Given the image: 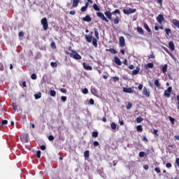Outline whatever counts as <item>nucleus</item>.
<instances>
[{
    "instance_id": "obj_61",
    "label": "nucleus",
    "mask_w": 179,
    "mask_h": 179,
    "mask_svg": "<svg viewBox=\"0 0 179 179\" xmlns=\"http://www.w3.org/2000/svg\"><path fill=\"white\" fill-rule=\"evenodd\" d=\"M48 139H49V141H54V136H52V135L49 136Z\"/></svg>"
},
{
    "instance_id": "obj_43",
    "label": "nucleus",
    "mask_w": 179,
    "mask_h": 179,
    "mask_svg": "<svg viewBox=\"0 0 179 179\" xmlns=\"http://www.w3.org/2000/svg\"><path fill=\"white\" fill-rule=\"evenodd\" d=\"M146 155V153H145V152H140L138 154L139 157H145V155Z\"/></svg>"
},
{
    "instance_id": "obj_34",
    "label": "nucleus",
    "mask_w": 179,
    "mask_h": 179,
    "mask_svg": "<svg viewBox=\"0 0 179 179\" xmlns=\"http://www.w3.org/2000/svg\"><path fill=\"white\" fill-rule=\"evenodd\" d=\"M94 34H95L96 38L99 40L100 37L99 36V31H97V29H94Z\"/></svg>"
},
{
    "instance_id": "obj_48",
    "label": "nucleus",
    "mask_w": 179,
    "mask_h": 179,
    "mask_svg": "<svg viewBox=\"0 0 179 179\" xmlns=\"http://www.w3.org/2000/svg\"><path fill=\"white\" fill-rule=\"evenodd\" d=\"M132 107V103L131 102H129L127 106V109L129 110Z\"/></svg>"
},
{
    "instance_id": "obj_6",
    "label": "nucleus",
    "mask_w": 179,
    "mask_h": 179,
    "mask_svg": "<svg viewBox=\"0 0 179 179\" xmlns=\"http://www.w3.org/2000/svg\"><path fill=\"white\" fill-rule=\"evenodd\" d=\"M21 141L23 142V143H27L29 142V134H23L20 136Z\"/></svg>"
},
{
    "instance_id": "obj_29",
    "label": "nucleus",
    "mask_w": 179,
    "mask_h": 179,
    "mask_svg": "<svg viewBox=\"0 0 179 179\" xmlns=\"http://www.w3.org/2000/svg\"><path fill=\"white\" fill-rule=\"evenodd\" d=\"M90 152L89 150L85 151L84 152V157L85 159H87L89 157V156H90Z\"/></svg>"
},
{
    "instance_id": "obj_28",
    "label": "nucleus",
    "mask_w": 179,
    "mask_h": 179,
    "mask_svg": "<svg viewBox=\"0 0 179 179\" xmlns=\"http://www.w3.org/2000/svg\"><path fill=\"white\" fill-rule=\"evenodd\" d=\"M34 97L36 100H38V99H41V92H39L38 94H35Z\"/></svg>"
},
{
    "instance_id": "obj_63",
    "label": "nucleus",
    "mask_w": 179,
    "mask_h": 179,
    "mask_svg": "<svg viewBox=\"0 0 179 179\" xmlns=\"http://www.w3.org/2000/svg\"><path fill=\"white\" fill-rule=\"evenodd\" d=\"M99 141H94V146L97 147L99 146Z\"/></svg>"
},
{
    "instance_id": "obj_17",
    "label": "nucleus",
    "mask_w": 179,
    "mask_h": 179,
    "mask_svg": "<svg viewBox=\"0 0 179 179\" xmlns=\"http://www.w3.org/2000/svg\"><path fill=\"white\" fill-rule=\"evenodd\" d=\"M141 71V67L137 66L135 70L132 71L131 75H138Z\"/></svg>"
},
{
    "instance_id": "obj_51",
    "label": "nucleus",
    "mask_w": 179,
    "mask_h": 179,
    "mask_svg": "<svg viewBox=\"0 0 179 179\" xmlns=\"http://www.w3.org/2000/svg\"><path fill=\"white\" fill-rule=\"evenodd\" d=\"M113 80L115 82H118L120 80V78L115 76V77H113Z\"/></svg>"
},
{
    "instance_id": "obj_36",
    "label": "nucleus",
    "mask_w": 179,
    "mask_h": 179,
    "mask_svg": "<svg viewBox=\"0 0 179 179\" xmlns=\"http://www.w3.org/2000/svg\"><path fill=\"white\" fill-rule=\"evenodd\" d=\"M56 95H57V92H55V90H50V96L52 97H55Z\"/></svg>"
},
{
    "instance_id": "obj_25",
    "label": "nucleus",
    "mask_w": 179,
    "mask_h": 179,
    "mask_svg": "<svg viewBox=\"0 0 179 179\" xmlns=\"http://www.w3.org/2000/svg\"><path fill=\"white\" fill-rule=\"evenodd\" d=\"M137 31L139 33V34H145V31L142 27H137Z\"/></svg>"
},
{
    "instance_id": "obj_33",
    "label": "nucleus",
    "mask_w": 179,
    "mask_h": 179,
    "mask_svg": "<svg viewBox=\"0 0 179 179\" xmlns=\"http://www.w3.org/2000/svg\"><path fill=\"white\" fill-rule=\"evenodd\" d=\"M136 121L137 124H140V122H142V121H143V118L141 117H138L136 119Z\"/></svg>"
},
{
    "instance_id": "obj_46",
    "label": "nucleus",
    "mask_w": 179,
    "mask_h": 179,
    "mask_svg": "<svg viewBox=\"0 0 179 179\" xmlns=\"http://www.w3.org/2000/svg\"><path fill=\"white\" fill-rule=\"evenodd\" d=\"M172 166H173V165H172L171 163H170V162L166 164V167L167 169H171Z\"/></svg>"
},
{
    "instance_id": "obj_39",
    "label": "nucleus",
    "mask_w": 179,
    "mask_h": 179,
    "mask_svg": "<svg viewBox=\"0 0 179 179\" xmlns=\"http://www.w3.org/2000/svg\"><path fill=\"white\" fill-rule=\"evenodd\" d=\"M31 78L32 79V80H36V79H37V74L32 73L31 76Z\"/></svg>"
},
{
    "instance_id": "obj_19",
    "label": "nucleus",
    "mask_w": 179,
    "mask_h": 179,
    "mask_svg": "<svg viewBox=\"0 0 179 179\" xmlns=\"http://www.w3.org/2000/svg\"><path fill=\"white\" fill-rule=\"evenodd\" d=\"M155 66V64L153 63H148L147 64H145L144 69H148V68L152 69Z\"/></svg>"
},
{
    "instance_id": "obj_14",
    "label": "nucleus",
    "mask_w": 179,
    "mask_h": 179,
    "mask_svg": "<svg viewBox=\"0 0 179 179\" xmlns=\"http://www.w3.org/2000/svg\"><path fill=\"white\" fill-rule=\"evenodd\" d=\"M123 92L124 93H134V90H132V87H124Z\"/></svg>"
},
{
    "instance_id": "obj_49",
    "label": "nucleus",
    "mask_w": 179,
    "mask_h": 179,
    "mask_svg": "<svg viewBox=\"0 0 179 179\" xmlns=\"http://www.w3.org/2000/svg\"><path fill=\"white\" fill-rule=\"evenodd\" d=\"M19 37H24V32L22 31H20L18 34Z\"/></svg>"
},
{
    "instance_id": "obj_45",
    "label": "nucleus",
    "mask_w": 179,
    "mask_h": 179,
    "mask_svg": "<svg viewBox=\"0 0 179 179\" xmlns=\"http://www.w3.org/2000/svg\"><path fill=\"white\" fill-rule=\"evenodd\" d=\"M135 89H138V90H142V89H143V85L140 84L138 85V87H135Z\"/></svg>"
},
{
    "instance_id": "obj_35",
    "label": "nucleus",
    "mask_w": 179,
    "mask_h": 179,
    "mask_svg": "<svg viewBox=\"0 0 179 179\" xmlns=\"http://www.w3.org/2000/svg\"><path fill=\"white\" fill-rule=\"evenodd\" d=\"M113 22H114L115 24H118V23H120V17H116L114 19Z\"/></svg>"
},
{
    "instance_id": "obj_62",
    "label": "nucleus",
    "mask_w": 179,
    "mask_h": 179,
    "mask_svg": "<svg viewBox=\"0 0 179 179\" xmlns=\"http://www.w3.org/2000/svg\"><path fill=\"white\" fill-rule=\"evenodd\" d=\"M61 100L62 101H64V102L66 101V96H62Z\"/></svg>"
},
{
    "instance_id": "obj_21",
    "label": "nucleus",
    "mask_w": 179,
    "mask_h": 179,
    "mask_svg": "<svg viewBox=\"0 0 179 179\" xmlns=\"http://www.w3.org/2000/svg\"><path fill=\"white\" fill-rule=\"evenodd\" d=\"M91 93L92 94H94V96H97V90H96V87L92 86L91 87Z\"/></svg>"
},
{
    "instance_id": "obj_7",
    "label": "nucleus",
    "mask_w": 179,
    "mask_h": 179,
    "mask_svg": "<svg viewBox=\"0 0 179 179\" xmlns=\"http://www.w3.org/2000/svg\"><path fill=\"white\" fill-rule=\"evenodd\" d=\"M156 19H157V22H158L159 24H162V23L164 22V16H163V15L162 14L158 15Z\"/></svg>"
},
{
    "instance_id": "obj_38",
    "label": "nucleus",
    "mask_w": 179,
    "mask_h": 179,
    "mask_svg": "<svg viewBox=\"0 0 179 179\" xmlns=\"http://www.w3.org/2000/svg\"><path fill=\"white\" fill-rule=\"evenodd\" d=\"M136 130L138 132H142V131H143V129L142 128V125H138L136 127Z\"/></svg>"
},
{
    "instance_id": "obj_44",
    "label": "nucleus",
    "mask_w": 179,
    "mask_h": 179,
    "mask_svg": "<svg viewBox=\"0 0 179 179\" xmlns=\"http://www.w3.org/2000/svg\"><path fill=\"white\" fill-rule=\"evenodd\" d=\"M36 157H38V159H40V157H41V151L38 150L36 152Z\"/></svg>"
},
{
    "instance_id": "obj_59",
    "label": "nucleus",
    "mask_w": 179,
    "mask_h": 179,
    "mask_svg": "<svg viewBox=\"0 0 179 179\" xmlns=\"http://www.w3.org/2000/svg\"><path fill=\"white\" fill-rule=\"evenodd\" d=\"M1 124L2 125H6V124H8V120H2Z\"/></svg>"
},
{
    "instance_id": "obj_4",
    "label": "nucleus",
    "mask_w": 179,
    "mask_h": 179,
    "mask_svg": "<svg viewBox=\"0 0 179 179\" xmlns=\"http://www.w3.org/2000/svg\"><path fill=\"white\" fill-rule=\"evenodd\" d=\"M135 12H136V8H129L123 10V13H124V15H131V13H135Z\"/></svg>"
},
{
    "instance_id": "obj_41",
    "label": "nucleus",
    "mask_w": 179,
    "mask_h": 179,
    "mask_svg": "<svg viewBox=\"0 0 179 179\" xmlns=\"http://www.w3.org/2000/svg\"><path fill=\"white\" fill-rule=\"evenodd\" d=\"M118 14V15H120L121 13V11H120L118 9H115L113 13H112V15H115V14Z\"/></svg>"
},
{
    "instance_id": "obj_3",
    "label": "nucleus",
    "mask_w": 179,
    "mask_h": 179,
    "mask_svg": "<svg viewBox=\"0 0 179 179\" xmlns=\"http://www.w3.org/2000/svg\"><path fill=\"white\" fill-rule=\"evenodd\" d=\"M172 90H173V87H169L167 88V90H165L164 92V97H168V98H169L170 96H171V92H172Z\"/></svg>"
},
{
    "instance_id": "obj_53",
    "label": "nucleus",
    "mask_w": 179,
    "mask_h": 179,
    "mask_svg": "<svg viewBox=\"0 0 179 179\" xmlns=\"http://www.w3.org/2000/svg\"><path fill=\"white\" fill-rule=\"evenodd\" d=\"M5 68L3 67V64L0 63V71H3Z\"/></svg>"
},
{
    "instance_id": "obj_16",
    "label": "nucleus",
    "mask_w": 179,
    "mask_h": 179,
    "mask_svg": "<svg viewBox=\"0 0 179 179\" xmlns=\"http://www.w3.org/2000/svg\"><path fill=\"white\" fill-rule=\"evenodd\" d=\"M154 85L156 86L158 89L162 86V84L160 83V79L157 78L154 81Z\"/></svg>"
},
{
    "instance_id": "obj_47",
    "label": "nucleus",
    "mask_w": 179,
    "mask_h": 179,
    "mask_svg": "<svg viewBox=\"0 0 179 179\" xmlns=\"http://www.w3.org/2000/svg\"><path fill=\"white\" fill-rule=\"evenodd\" d=\"M83 94H87L89 93V90H87V88H85L84 90H83Z\"/></svg>"
},
{
    "instance_id": "obj_58",
    "label": "nucleus",
    "mask_w": 179,
    "mask_h": 179,
    "mask_svg": "<svg viewBox=\"0 0 179 179\" xmlns=\"http://www.w3.org/2000/svg\"><path fill=\"white\" fill-rule=\"evenodd\" d=\"M40 149H41V150H45L46 147L44 145H41Z\"/></svg>"
},
{
    "instance_id": "obj_1",
    "label": "nucleus",
    "mask_w": 179,
    "mask_h": 179,
    "mask_svg": "<svg viewBox=\"0 0 179 179\" xmlns=\"http://www.w3.org/2000/svg\"><path fill=\"white\" fill-rule=\"evenodd\" d=\"M68 55H70L71 58H73V59H82V56L76 50H71V52H68Z\"/></svg>"
},
{
    "instance_id": "obj_64",
    "label": "nucleus",
    "mask_w": 179,
    "mask_h": 179,
    "mask_svg": "<svg viewBox=\"0 0 179 179\" xmlns=\"http://www.w3.org/2000/svg\"><path fill=\"white\" fill-rule=\"evenodd\" d=\"M123 64L124 65H128V60H127V59H124L123 61Z\"/></svg>"
},
{
    "instance_id": "obj_11",
    "label": "nucleus",
    "mask_w": 179,
    "mask_h": 179,
    "mask_svg": "<svg viewBox=\"0 0 179 179\" xmlns=\"http://www.w3.org/2000/svg\"><path fill=\"white\" fill-rule=\"evenodd\" d=\"M169 48L170 51H174L176 50V45H174V42H173V41H169Z\"/></svg>"
},
{
    "instance_id": "obj_15",
    "label": "nucleus",
    "mask_w": 179,
    "mask_h": 179,
    "mask_svg": "<svg viewBox=\"0 0 179 179\" xmlns=\"http://www.w3.org/2000/svg\"><path fill=\"white\" fill-rule=\"evenodd\" d=\"M83 22H92V17H90V15H87L85 17H83Z\"/></svg>"
},
{
    "instance_id": "obj_8",
    "label": "nucleus",
    "mask_w": 179,
    "mask_h": 179,
    "mask_svg": "<svg viewBox=\"0 0 179 179\" xmlns=\"http://www.w3.org/2000/svg\"><path fill=\"white\" fill-rule=\"evenodd\" d=\"M119 44L120 47H125V38L124 36L119 37Z\"/></svg>"
},
{
    "instance_id": "obj_57",
    "label": "nucleus",
    "mask_w": 179,
    "mask_h": 179,
    "mask_svg": "<svg viewBox=\"0 0 179 179\" xmlns=\"http://www.w3.org/2000/svg\"><path fill=\"white\" fill-rule=\"evenodd\" d=\"M60 92H62V93L66 94V89H65V88H61V89H60Z\"/></svg>"
},
{
    "instance_id": "obj_24",
    "label": "nucleus",
    "mask_w": 179,
    "mask_h": 179,
    "mask_svg": "<svg viewBox=\"0 0 179 179\" xmlns=\"http://www.w3.org/2000/svg\"><path fill=\"white\" fill-rule=\"evenodd\" d=\"M164 31L166 36H170V34H171V29L170 28H165Z\"/></svg>"
},
{
    "instance_id": "obj_23",
    "label": "nucleus",
    "mask_w": 179,
    "mask_h": 179,
    "mask_svg": "<svg viewBox=\"0 0 179 179\" xmlns=\"http://www.w3.org/2000/svg\"><path fill=\"white\" fill-rule=\"evenodd\" d=\"M144 26V29H145V30L148 32V33H152V30L150 29V28H149V25H148L146 23L143 24Z\"/></svg>"
},
{
    "instance_id": "obj_27",
    "label": "nucleus",
    "mask_w": 179,
    "mask_h": 179,
    "mask_svg": "<svg viewBox=\"0 0 179 179\" xmlns=\"http://www.w3.org/2000/svg\"><path fill=\"white\" fill-rule=\"evenodd\" d=\"M169 121H171V124H172V125H174V124L176 122V119H174L171 116H169Z\"/></svg>"
},
{
    "instance_id": "obj_55",
    "label": "nucleus",
    "mask_w": 179,
    "mask_h": 179,
    "mask_svg": "<svg viewBox=\"0 0 179 179\" xmlns=\"http://www.w3.org/2000/svg\"><path fill=\"white\" fill-rule=\"evenodd\" d=\"M148 58L155 59V55L153 54V52H151L150 56H148Z\"/></svg>"
},
{
    "instance_id": "obj_22",
    "label": "nucleus",
    "mask_w": 179,
    "mask_h": 179,
    "mask_svg": "<svg viewBox=\"0 0 179 179\" xmlns=\"http://www.w3.org/2000/svg\"><path fill=\"white\" fill-rule=\"evenodd\" d=\"M106 51H108L111 54H117L118 52L114 48H110V49H106Z\"/></svg>"
},
{
    "instance_id": "obj_5",
    "label": "nucleus",
    "mask_w": 179,
    "mask_h": 179,
    "mask_svg": "<svg viewBox=\"0 0 179 179\" xmlns=\"http://www.w3.org/2000/svg\"><path fill=\"white\" fill-rule=\"evenodd\" d=\"M96 16H98V17H100V19H101V20H103V22H106V23H108V20L107 19V17H106V16L104 15V14H103V13H101V12L96 13Z\"/></svg>"
},
{
    "instance_id": "obj_60",
    "label": "nucleus",
    "mask_w": 179,
    "mask_h": 179,
    "mask_svg": "<svg viewBox=\"0 0 179 179\" xmlns=\"http://www.w3.org/2000/svg\"><path fill=\"white\" fill-rule=\"evenodd\" d=\"M175 163H176V166H178V167H179V158H176Z\"/></svg>"
},
{
    "instance_id": "obj_31",
    "label": "nucleus",
    "mask_w": 179,
    "mask_h": 179,
    "mask_svg": "<svg viewBox=\"0 0 179 179\" xmlns=\"http://www.w3.org/2000/svg\"><path fill=\"white\" fill-rule=\"evenodd\" d=\"M93 8L94 9V10H96L98 12L100 11V8L96 3L93 4Z\"/></svg>"
},
{
    "instance_id": "obj_30",
    "label": "nucleus",
    "mask_w": 179,
    "mask_h": 179,
    "mask_svg": "<svg viewBox=\"0 0 179 179\" xmlns=\"http://www.w3.org/2000/svg\"><path fill=\"white\" fill-rule=\"evenodd\" d=\"M162 73H166L167 72V64H164V66L162 69Z\"/></svg>"
},
{
    "instance_id": "obj_52",
    "label": "nucleus",
    "mask_w": 179,
    "mask_h": 179,
    "mask_svg": "<svg viewBox=\"0 0 179 179\" xmlns=\"http://www.w3.org/2000/svg\"><path fill=\"white\" fill-rule=\"evenodd\" d=\"M155 171H156V173H157L159 174V173H161L160 168L156 167L155 169Z\"/></svg>"
},
{
    "instance_id": "obj_32",
    "label": "nucleus",
    "mask_w": 179,
    "mask_h": 179,
    "mask_svg": "<svg viewBox=\"0 0 179 179\" xmlns=\"http://www.w3.org/2000/svg\"><path fill=\"white\" fill-rule=\"evenodd\" d=\"M50 47H51V48H52V50H56L57 49V45H55V41H52V43L50 44Z\"/></svg>"
},
{
    "instance_id": "obj_56",
    "label": "nucleus",
    "mask_w": 179,
    "mask_h": 179,
    "mask_svg": "<svg viewBox=\"0 0 179 179\" xmlns=\"http://www.w3.org/2000/svg\"><path fill=\"white\" fill-rule=\"evenodd\" d=\"M89 103L93 106L94 104V100L93 99H90Z\"/></svg>"
},
{
    "instance_id": "obj_54",
    "label": "nucleus",
    "mask_w": 179,
    "mask_h": 179,
    "mask_svg": "<svg viewBox=\"0 0 179 179\" xmlns=\"http://www.w3.org/2000/svg\"><path fill=\"white\" fill-rule=\"evenodd\" d=\"M87 10V7H85V6H83L80 9L81 12H86V10Z\"/></svg>"
},
{
    "instance_id": "obj_37",
    "label": "nucleus",
    "mask_w": 179,
    "mask_h": 179,
    "mask_svg": "<svg viewBox=\"0 0 179 179\" xmlns=\"http://www.w3.org/2000/svg\"><path fill=\"white\" fill-rule=\"evenodd\" d=\"M50 66H52V68H57V66H58V64H57V62H52L50 63Z\"/></svg>"
},
{
    "instance_id": "obj_26",
    "label": "nucleus",
    "mask_w": 179,
    "mask_h": 179,
    "mask_svg": "<svg viewBox=\"0 0 179 179\" xmlns=\"http://www.w3.org/2000/svg\"><path fill=\"white\" fill-rule=\"evenodd\" d=\"M92 44L94 45V47H95V48H97L98 45H97V39L96 38H94L92 39Z\"/></svg>"
},
{
    "instance_id": "obj_2",
    "label": "nucleus",
    "mask_w": 179,
    "mask_h": 179,
    "mask_svg": "<svg viewBox=\"0 0 179 179\" xmlns=\"http://www.w3.org/2000/svg\"><path fill=\"white\" fill-rule=\"evenodd\" d=\"M41 23L43 25V30H47L48 29V20H47L46 17L43 18Z\"/></svg>"
},
{
    "instance_id": "obj_10",
    "label": "nucleus",
    "mask_w": 179,
    "mask_h": 179,
    "mask_svg": "<svg viewBox=\"0 0 179 179\" xmlns=\"http://www.w3.org/2000/svg\"><path fill=\"white\" fill-rule=\"evenodd\" d=\"M83 66L85 71H93V67H92V66L87 65L86 62L83 63Z\"/></svg>"
},
{
    "instance_id": "obj_12",
    "label": "nucleus",
    "mask_w": 179,
    "mask_h": 179,
    "mask_svg": "<svg viewBox=\"0 0 179 179\" xmlns=\"http://www.w3.org/2000/svg\"><path fill=\"white\" fill-rule=\"evenodd\" d=\"M104 15L108 17V19H109V20H113V13L106 10L105 11Z\"/></svg>"
},
{
    "instance_id": "obj_18",
    "label": "nucleus",
    "mask_w": 179,
    "mask_h": 179,
    "mask_svg": "<svg viewBox=\"0 0 179 179\" xmlns=\"http://www.w3.org/2000/svg\"><path fill=\"white\" fill-rule=\"evenodd\" d=\"M79 2H80V0H73V8H78V6L79 5Z\"/></svg>"
},
{
    "instance_id": "obj_42",
    "label": "nucleus",
    "mask_w": 179,
    "mask_h": 179,
    "mask_svg": "<svg viewBox=\"0 0 179 179\" xmlns=\"http://www.w3.org/2000/svg\"><path fill=\"white\" fill-rule=\"evenodd\" d=\"M92 136H93V138H97V136H99V132L93 131L92 132Z\"/></svg>"
},
{
    "instance_id": "obj_20",
    "label": "nucleus",
    "mask_w": 179,
    "mask_h": 179,
    "mask_svg": "<svg viewBox=\"0 0 179 179\" xmlns=\"http://www.w3.org/2000/svg\"><path fill=\"white\" fill-rule=\"evenodd\" d=\"M85 39L87 43H92V41L93 40V36L92 35H85Z\"/></svg>"
},
{
    "instance_id": "obj_40",
    "label": "nucleus",
    "mask_w": 179,
    "mask_h": 179,
    "mask_svg": "<svg viewBox=\"0 0 179 179\" xmlns=\"http://www.w3.org/2000/svg\"><path fill=\"white\" fill-rule=\"evenodd\" d=\"M110 127L112 129H117V124L115 122H112Z\"/></svg>"
},
{
    "instance_id": "obj_13",
    "label": "nucleus",
    "mask_w": 179,
    "mask_h": 179,
    "mask_svg": "<svg viewBox=\"0 0 179 179\" xmlns=\"http://www.w3.org/2000/svg\"><path fill=\"white\" fill-rule=\"evenodd\" d=\"M114 62L115 64H116V65H118L119 66L122 65V62H121V60L120 59V58L117 56H115L114 57Z\"/></svg>"
},
{
    "instance_id": "obj_9",
    "label": "nucleus",
    "mask_w": 179,
    "mask_h": 179,
    "mask_svg": "<svg viewBox=\"0 0 179 179\" xmlns=\"http://www.w3.org/2000/svg\"><path fill=\"white\" fill-rule=\"evenodd\" d=\"M143 94L145 96V97H150V92L148 90V88H146V87H143Z\"/></svg>"
},
{
    "instance_id": "obj_50",
    "label": "nucleus",
    "mask_w": 179,
    "mask_h": 179,
    "mask_svg": "<svg viewBox=\"0 0 179 179\" xmlns=\"http://www.w3.org/2000/svg\"><path fill=\"white\" fill-rule=\"evenodd\" d=\"M157 132H159V130L154 129L152 134H154L155 135H157V136H159V134H157Z\"/></svg>"
}]
</instances>
